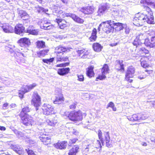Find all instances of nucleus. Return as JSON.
<instances>
[{
    "label": "nucleus",
    "mask_w": 155,
    "mask_h": 155,
    "mask_svg": "<svg viewBox=\"0 0 155 155\" xmlns=\"http://www.w3.org/2000/svg\"><path fill=\"white\" fill-rule=\"evenodd\" d=\"M145 2L148 5H150L152 2V0H144Z\"/></svg>",
    "instance_id": "61"
},
{
    "label": "nucleus",
    "mask_w": 155,
    "mask_h": 155,
    "mask_svg": "<svg viewBox=\"0 0 155 155\" xmlns=\"http://www.w3.org/2000/svg\"><path fill=\"white\" fill-rule=\"evenodd\" d=\"M35 8V11L38 12V13L45 12L46 13V12L48 11V9H45L44 8L38 5L36 6Z\"/></svg>",
    "instance_id": "36"
},
{
    "label": "nucleus",
    "mask_w": 155,
    "mask_h": 155,
    "mask_svg": "<svg viewBox=\"0 0 155 155\" xmlns=\"http://www.w3.org/2000/svg\"><path fill=\"white\" fill-rule=\"evenodd\" d=\"M30 111V109L27 106L23 108L20 114H22L24 115H25V114H27V113Z\"/></svg>",
    "instance_id": "44"
},
{
    "label": "nucleus",
    "mask_w": 155,
    "mask_h": 155,
    "mask_svg": "<svg viewBox=\"0 0 155 155\" xmlns=\"http://www.w3.org/2000/svg\"><path fill=\"white\" fill-rule=\"evenodd\" d=\"M49 24H50V23L46 20H42L41 22V28L45 29V27L48 26Z\"/></svg>",
    "instance_id": "38"
},
{
    "label": "nucleus",
    "mask_w": 155,
    "mask_h": 155,
    "mask_svg": "<svg viewBox=\"0 0 155 155\" xmlns=\"http://www.w3.org/2000/svg\"><path fill=\"white\" fill-rule=\"evenodd\" d=\"M76 104L74 103H73L71 104L69 106L70 109H75L76 108Z\"/></svg>",
    "instance_id": "59"
},
{
    "label": "nucleus",
    "mask_w": 155,
    "mask_h": 155,
    "mask_svg": "<svg viewBox=\"0 0 155 155\" xmlns=\"http://www.w3.org/2000/svg\"><path fill=\"white\" fill-rule=\"evenodd\" d=\"M41 136L39 137V139L43 142L45 145H48L50 143L51 138L46 134H41Z\"/></svg>",
    "instance_id": "13"
},
{
    "label": "nucleus",
    "mask_w": 155,
    "mask_h": 155,
    "mask_svg": "<svg viewBox=\"0 0 155 155\" xmlns=\"http://www.w3.org/2000/svg\"><path fill=\"white\" fill-rule=\"evenodd\" d=\"M46 122L49 125L52 126H54L57 122V121L54 120H46Z\"/></svg>",
    "instance_id": "41"
},
{
    "label": "nucleus",
    "mask_w": 155,
    "mask_h": 155,
    "mask_svg": "<svg viewBox=\"0 0 155 155\" xmlns=\"http://www.w3.org/2000/svg\"><path fill=\"white\" fill-rule=\"evenodd\" d=\"M5 80L4 83L7 86L12 85V83L13 82V81L12 80L9 79L7 80Z\"/></svg>",
    "instance_id": "48"
},
{
    "label": "nucleus",
    "mask_w": 155,
    "mask_h": 155,
    "mask_svg": "<svg viewBox=\"0 0 155 155\" xmlns=\"http://www.w3.org/2000/svg\"><path fill=\"white\" fill-rule=\"evenodd\" d=\"M93 48L95 51L99 52L101 50L102 47L98 43H95L93 44Z\"/></svg>",
    "instance_id": "32"
},
{
    "label": "nucleus",
    "mask_w": 155,
    "mask_h": 155,
    "mask_svg": "<svg viewBox=\"0 0 155 155\" xmlns=\"http://www.w3.org/2000/svg\"><path fill=\"white\" fill-rule=\"evenodd\" d=\"M119 13L117 11H113L112 12V14L114 15L117 16L118 15Z\"/></svg>",
    "instance_id": "64"
},
{
    "label": "nucleus",
    "mask_w": 155,
    "mask_h": 155,
    "mask_svg": "<svg viewBox=\"0 0 155 155\" xmlns=\"http://www.w3.org/2000/svg\"><path fill=\"white\" fill-rule=\"evenodd\" d=\"M143 43L147 46H149L150 47H153V45H151L150 41L149 38L145 39Z\"/></svg>",
    "instance_id": "45"
},
{
    "label": "nucleus",
    "mask_w": 155,
    "mask_h": 155,
    "mask_svg": "<svg viewBox=\"0 0 155 155\" xmlns=\"http://www.w3.org/2000/svg\"><path fill=\"white\" fill-rule=\"evenodd\" d=\"M31 101V103L35 107L36 111L38 110L41 104V97L36 92L34 93Z\"/></svg>",
    "instance_id": "6"
},
{
    "label": "nucleus",
    "mask_w": 155,
    "mask_h": 155,
    "mask_svg": "<svg viewBox=\"0 0 155 155\" xmlns=\"http://www.w3.org/2000/svg\"><path fill=\"white\" fill-rule=\"evenodd\" d=\"M53 13L54 15H59L60 18H64L65 16L68 17V14H65L62 11H60L58 8H55L53 10Z\"/></svg>",
    "instance_id": "17"
},
{
    "label": "nucleus",
    "mask_w": 155,
    "mask_h": 155,
    "mask_svg": "<svg viewBox=\"0 0 155 155\" xmlns=\"http://www.w3.org/2000/svg\"><path fill=\"white\" fill-rule=\"evenodd\" d=\"M108 6L107 5V4H103V5H102L100 7L98 12L100 15H101L100 14H103L104 12L107 9Z\"/></svg>",
    "instance_id": "30"
},
{
    "label": "nucleus",
    "mask_w": 155,
    "mask_h": 155,
    "mask_svg": "<svg viewBox=\"0 0 155 155\" xmlns=\"http://www.w3.org/2000/svg\"><path fill=\"white\" fill-rule=\"evenodd\" d=\"M86 74L87 76L91 78L94 76V72L93 70V68L91 67L87 68V70Z\"/></svg>",
    "instance_id": "37"
},
{
    "label": "nucleus",
    "mask_w": 155,
    "mask_h": 155,
    "mask_svg": "<svg viewBox=\"0 0 155 155\" xmlns=\"http://www.w3.org/2000/svg\"><path fill=\"white\" fill-rule=\"evenodd\" d=\"M45 30H50L53 28V26L50 24H49L48 26L45 27Z\"/></svg>",
    "instance_id": "57"
},
{
    "label": "nucleus",
    "mask_w": 155,
    "mask_h": 155,
    "mask_svg": "<svg viewBox=\"0 0 155 155\" xmlns=\"http://www.w3.org/2000/svg\"><path fill=\"white\" fill-rule=\"evenodd\" d=\"M16 132H17V136H18V137H20L22 136V132H21L18 131L17 130H16Z\"/></svg>",
    "instance_id": "63"
},
{
    "label": "nucleus",
    "mask_w": 155,
    "mask_h": 155,
    "mask_svg": "<svg viewBox=\"0 0 155 155\" xmlns=\"http://www.w3.org/2000/svg\"><path fill=\"white\" fill-rule=\"evenodd\" d=\"M79 148L78 146H74L69 151L68 155H76V153L78 151Z\"/></svg>",
    "instance_id": "28"
},
{
    "label": "nucleus",
    "mask_w": 155,
    "mask_h": 155,
    "mask_svg": "<svg viewBox=\"0 0 155 155\" xmlns=\"http://www.w3.org/2000/svg\"><path fill=\"white\" fill-rule=\"evenodd\" d=\"M25 31V28L22 24H18L15 26L14 31L15 33L21 35Z\"/></svg>",
    "instance_id": "16"
},
{
    "label": "nucleus",
    "mask_w": 155,
    "mask_h": 155,
    "mask_svg": "<svg viewBox=\"0 0 155 155\" xmlns=\"http://www.w3.org/2000/svg\"><path fill=\"white\" fill-rule=\"evenodd\" d=\"M70 69L69 68H62L58 69V74L60 75H64L68 74Z\"/></svg>",
    "instance_id": "26"
},
{
    "label": "nucleus",
    "mask_w": 155,
    "mask_h": 155,
    "mask_svg": "<svg viewBox=\"0 0 155 155\" xmlns=\"http://www.w3.org/2000/svg\"><path fill=\"white\" fill-rule=\"evenodd\" d=\"M142 42L139 40L138 39L136 38L134 42H133V45L135 46L136 47H138V46L142 44Z\"/></svg>",
    "instance_id": "40"
},
{
    "label": "nucleus",
    "mask_w": 155,
    "mask_h": 155,
    "mask_svg": "<svg viewBox=\"0 0 155 155\" xmlns=\"http://www.w3.org/2000/svg\"><path fill=\"white\" fill-rule=\"evenodd\" d=\"M106 142V146L108 147H112V140H110L109 133V132H105L104 133Z\"/></svg>",
    "instance_id": "12"
},
{
    "label": "nucleus",
    "mask_w": 155,
    "mask_h": 155,
    "mask_svg": "<svg viewBox=\"0 0 155 155\" xmlns=\"http://www.w3.org/2000/svg\"><path fill=\"white\" fill-rule=\"evenodd\" d=\"M77 52L79 56L83 58H87L89 53L87 50L84 49L78 50L77 51Z\"/></svg>",
    "instance_id": "20"
},
{
    "label": "nucleus",
    "mask_w": 155,
    "mask_h": 155,
    "mask_svg": "<svg viewBox=\"0 0 155 155\" xmlns=\"http://www.w3.org/2000/svg\"><path fill=\"white\" fill-rule=\"evenodd\" d=\"M36 47L38 48H44L45 47V43L43 41H38L36 42Z\"/></svg>",
    "instance_id": "35"
},
{
    "label": "nucleus",
    "mask_w": 155,
    "mask_h": 155,
    "mask_svg": "<svg viewBox=\"0 0 155 155\" xmlns=\"http://www.w3.org/2000/svg\"><path fill=\"white\" fill-rule=\"evenodd\" d=\"M67 142L66 141H64L61 142H58L54 144V147L60 149H65L67 147Z\"/></svg>",
    "instance_id": "18"
},
{
    "label": "nucleus",
    "mask_w": 155,
    "mask_h": 155,
    "mask_svg": "<svg viewBox=\"0 0 155 155\" xmlns=\"http://www.w3.org/2000/svg\"><path fill=\"white\" fill-rule=\"evenodd\" d=\"M114 106V104L113 102H110L107 104L106 108L108 109L109 107L112 108Z\"/></svg>",
    "instance_id": "54"
},
{
    "label": "nucleus",
    "mask_w": 155,
    "mask_h": 155,
    "mask_svg": "<svg viewBox=\"0 0 155 155\" xmlns=\"http://www.w3.org/2000/svg\"><path fill=\"white\" fill-rule=\"evenodd\" d=\"M123 61L122 60H117L116 61V62L117 64H118L119 65H120V68H117V65H116V68L117 71H124V67L123 64Z\"/></svg>",
    "instance_id": "34"
},
{
    "label": "nucleus",
    "mask_w": 155,
    "mask_h": 155,
    "mask_svg": "<svg viewBox=\"0 0 155 155\" xmlns=\"http://www.w3.org/2000/svg\"><path fill=\"white\" fill-rule=\"evenodd\" d=\"M148 117V116L145 113H140L127 116V118L130 121H134L144 120Z\"/></svg>",
    "instance_id": "4"
},
{
    "label": "nucleus",
    "mask_w": 155,
    "mask_h": 155,
    "mask_svg": "<svg viewBox=\"0 0 155 155\" xmlns=\"http://www.w3.org/2000/svg\"><path fill=\"white\" fill-rule=\"evenodd\" d=\"M15 58L16 59L18 62H24L25 58L26 57V55L21 52H17L14 54Z\"/></svg>",
    "instance_id": "11"
},
{
    "label": "nucleus",
    "mask_w": 155,
    "mask_h": 155,
    "mask_svg": "<svg viewBox=\"0 0 155 155\" xmlns=\"http://www.w3.org/2000/svg\"><path fill=\"white\" fill-rule=\"evenodd\" d=\"M140 62L141 65L142 67L143 68L148 67L149 65L145 61H144L142 59H141Z\"/></svg>",
    "instance_id": "50"
},
{
    "label": "nucleus",
    "mask_w": 155,
    "mask_h": 155,
    "mask_svg": "<svg viewBox=\"0 0 155 155\" xmlns=\"http://www.w3.org/2000/svg\"><path fill=\"white\" fill-rule=\"evenodd\" d=\"M18 43L19 45L21 47L27 48L31 44L30 39L27 38H20L18 41Z\"/></svg>",
    "instance_id": "8"
},
{
    "label": "nucleus",
    "mask_w": 155,
    "mask_h": 155,
    "mask_svg": "<svg viewBox=\"0 0 155 155\" xmlns=\"http://www.w3.org/2000/svg\"><path fill=\"white\" fill-rule=\"evenodd\" d=\"M69 64V62H66L64 63H62L56 65L57 67H64L68 66Z\"/></svg>",
    "instance_id": "52"
},
{
    "label": "nucleus",
    "mask_w": 155,
    "mask_h": 155,
    "mask_svg": "<svg viewBox=\"0 0 155 155\" xmlns=\"http://www.w3.org/2000/svg\"><path fill=\"white\" fill-rule=\"evenodd\" d=\"M121 23H114V21L111 22V20L103 22V30L107 34L113 32L114 29L117 30H121L123 28Z\"/></svg>",
    "instance_id": "2"
},
{
    "label": "nucleus",
    "mask_w": 155,
    "mask_h": 155,
    "mask_svg": "<svg viewBox=\"0 0 155 155\" xmlns=\"http://www.w3.org/2000/svg\"><path fill=\"white\" fill-rule=\"evenodd\" d=\"M18 15L23 20L28 19L29 15L25 11L22 10H19L18 11Z\"/></svg>",
    "instance_id": "27"
},
{
    "label": "nucleus",
    "mask_w": 155,
    "mask_h": 155,
    "mask_svg": "<svg viewBox=\"0 0 155 155\" xmlns=\"http://www.w3.org/2000/svg\"><path fill=\"white\" fill-rule=\"evenodd\" d=\"M69 51V48L59 46L55 48V53L58 54H57L60 55L61 54H63L64 52Z\"/></svg>",
    "instance_id": "15"
},
{
    "label": "nucleus",
    "mask_w": 155,
    "mask_h": 155,
    "mask_svg": "<svg viewBox=\"0 0 155 155\" xmlns=\"http://www.w3.org/2000/svg\"><path fill=\"white\" fill-rule=\"evenodd\" d=\"M26 32L29 33V34L33 35H36L38 33L37 31L35 29L31 30L29 28L27 30Z\"/></svg>",
    "instance_id": "46"
},
{
    "label": "nucleus",
    "mask_w": 155,
    "mask_h": 155,
    "mask_svg": "<svg viewBox=\"0 0 155 155\" xmlns=\"http://www.w3.org/2000/svg\"><path fill=\"white\" fill-rule=\"evenodd\" d=\"M56 21L57 22L58 24V25H59V24L60 23H61L62 22H63V20H65L64 19H63L61 18H59V19H57L56 18Z\"/></svg>",
    "instance_id": "60"
},
{
    "label": "nucleus",
    "mask_w": 155,
    "mask_h": 155,
    "mask_svg": "<svg viewBox=\"0 0 155 155\" xmlns=\"http://www.w3.org/2000/svg\"><path fill=\"white\" fill-rule=\"evenodd\" d=\"M135 72V69L132 66L128 67L127 69L125 77L127 78H132L134 76V74Z\"/></svg>",
    "instance_id": "14"
},
{
    "label": "nucleus",
    "mask_w": 155,
    "mask_h": 155,
    "mask_svg": "<svg viewBox=\"0 0 155 155\" xmlns=\"http://www.w3.org/2000/svg\"><path fill=\"white\" fill-rule=\"evenodd\" d=\"M98 136L99 139H100L102 144V145L103 146L104 144V141L102 138V133L101 131L100 130H99L98 131Z\"/></svg>",
    "instance_id": "39"
},
{
    "label": "nucleus",
    "mask_w": 155,
    "mask_h": 155,
    "mask_svg": "<svg viewBox=\"0 0 155 155\" xmlns=\"http://www.w3.org/2000/svg\"><path fill=\"white\" fill-rule=\"evenodd\" d=\"M57 62L58 61H68V57L67 56H64V55L57 54Z\"/></svg>",
    "instance_id": "31"
},
{
    "label": "nucleus",
    "mask_w": 155,
    "mask_h": 155,
    "mask_svg": "<svg viewBox=\"0 0 155 155\" xmlns=\"http://www.w3.org/2000/svg\"><path fill=\"white\" fill-rule=\"evenodd\" d=\"M122 24V25L123 26V28L121 29H123L124 28L125 30V33L127 34H128L130 32V29L127 26V25H125Z\"/></svg>",
    "instance_id": "49"
},
{
    "label": "nucleus",
    "mask_w": 155,
    "mask_h": 155,
    "mask_svg": "<svg viewBox=\"0 0 155 155\" xmlns=\"http://www.w3.org/2000/svg\"><path fill=\"white\" fill-rule=\"evenodd\" d=\"M37 86V84L35 83H34L29 85L24 86L22 88L21 90L19 92V97L21 98H23L24 94L25 93L30 91Z\"/></svg>",
    "instance_id": "7"
},
{
    "label": "nucleus",
    "mask_w": 155,
    "mask_h": 155,
    "mask_svg": "<svg viewBox=\"0 0 155 155\" xmlns=\"http://www.w3.org/2000/svg\"><path fill=\"white\" fill-rule=\"evenodd\" d=\"M78 140L77 138H74L72 139H70L69 142V143L70 145L71 144L75 143Z\"/></svg>",
    "instance_id": "53"
},
{
    "label": "nucleus",
    "mask_w": 155,
    "mask_h": 155,
    "mask_svg": "<svg viewBox=\"0 0 155 155\" xmlns=\"http://www.w3.org/2000/svg\"><path fill=\"white\" fill-rule=\"evenodd\" d=\"M97 30L94 28L92 30L91 36L89 38V40L91 41H95L97 38Z\"/></svg>",
    "instance_id": "29"
},
{
    "label": "nucleus",
    "mask_w": 155,
    "mask_h": 155,
    "mask_svg": "<svg viewBox=\"0 0 155 155\" xmlns=\"http://www.w3.org/2000/svg\"><path fill=\"white\" fill-rule=\"evenodd\" d=\"M140 51L142 54L144 53L147 54H148L149 53V51L144 48H140Z\"/></svg>",
    "instance_id": "51"
},
{
    "label": "nucleus",
    "mask_w": 155,
    "mask_h": 155,
    "mask_svg": "<svg viewBox=\"0 0 155 155\" xmlns=\"http://www.w3.org/2000/svg\"><path fill=\"white\" fill-rule=\"evenodd\" d=\"M42 109L44 114L48 115L52 114L53 108L51 105L45 104L42 106Z\"/></svg>",
    "instance_id": "10"
},
{
    "label": "nucleus",
    "mask_w": 155,
    "mask_h": 155,
    "mask_svg": "<svg viewBox=\"0 0 155 155\" xmlns=\"http://www.w3.org/2000/svg\"><path fill=\"white\" fill-rule=\"evenodd\" d=\"M3 31L6 33H11L14 32V29L13 27L8 24H5L2 27Z\"/></svg>",
    "instance_id": "19"
},
{
    "label": "nucleus",
    "mask_w": 155,
    "mask_h": 155,
    "mask_svg": "<svg viewBox=\"0 0 155 155\" xmlns=\"http://www.w3.org/2000/svg\"><path fill=\"white\" fill-rule=\"evenodd\" d=\"M109 70L108 66L107 64H105L101 70L102 75H99L97 78V79L102 80L106 78L105 75L109 73Z\"/></svg>",
    "instance_id": "9"
},
{
    "label": "nucleus",
    "mask_w": 155,
    "mask_h": 155,
    "mask_svg": "<svg viewBox=\"0 0 155 155\" xmlns=\"http://www.w3.org/2000/svg\"><path fill=\"white\" fill-rule=\"evenodd\" d=\"M68 16L71 17L74 21L77 23L82 24L84 21L83 19L74 14H68Z\"/></svg>",
    "instance_id": "23"
},
{
    "label": "nucleus",
    "mask_w": 155,
    "mask_h": 155,
    "mask_svg": "<svg viewBox=\"0 0 155 155\" xmlns=\"http://www.w3.org/2000/svg\"><path fill=\"white\" fill-rule=\"evenodd\" d=\"M19 116L21 118L22 123L25 126L32 125L35 123L34 121L32 120V117L28 114H25L24 115L21 113L20 114Z\"/></svg>",
    "instance_id": "5"
},
{
    "label": "nucleus",
    "mask_w": 155,
    "mask_h": 155,
    "mask_svg": "<svg viewBox=\"0 0 155 155\" xmlns=\"http://www.w3.org/2000/svg\"><path fill=\"white\" fill-rule=\"evenodd\" d=\"M78 80L79 81H82L84 80V78L83 75H78Z\"/></svg>",
    "instance_id": "55"
},
{
    "label": "nucleus",
    "mask_w": 155,
    "mask_h": 155,
    "mask_svg": "<svg viewBox=\"0 0 155 155\" xmlns=\"http://www.w3.org/2000/svg\"><path fill=\"white\" fill-rule=\"evenodd\" d=\"M28 155H36L33 151L31 150H29L27 151Z\"/></svg>",
    "instance_id": "58"
},
{
    "label": "nucleus",
    "mask_w": 155,
    "mask_h": 155,
    "mask_svg": "<svg viewBox=\"0 0 155 155\" xmlns=\"http://www.w3.org/2000/svg\"><path fill=\"white\" fill-rule=\"evenodd\" d=\"M97 148H101L102 147V145H101V143L99 140H97Z\"/></svg>",
    "instance_id": "62"
},
{
    "label": "nucleus",
    "mask_w": 155,
    "mask_h": 155,
    "mask_svg": "<svg viewBox=\"0 0 155 155\" xmlns=\"http://www.w3.org/2000/svg\"><path fill=\"white\" fill-rule=\"evenodd\" d=\"M13 150L19 155L23 154L24 150L22 147L18 145H15L13 146Z\"/></svg>",
    "instance_id": "21"
},
{
    "label": "nucleus",
    "mask_w": 155,
    "mask_h": 155,
    "mask_svg": "<svg viewBox=\"0 0 155 155\" xmlns=\"http://www.w3.org/2000/svg\"><path fill=\"white\" fill-rule=\"evenodd\" d=\"M144 9L145 11L143 13L137 14L133 19V23L136 26H141L145 22L150 24H154L153 16L150 8L148 6H145Z\"/></svg>",
    "instance_id": "1"
},
{
    "label": "nucleus",
    "mask_w": 155,
    "mask_h": 155,
    "mask_svg": "<svg viewBox=\"0 0 155 155\" xmlns=\"http://www.w3.org/2000/svg\"><path fill=\"white\" fill-rule=\"evenodd\" d=\"M136 39H138L140 41H142L143 43L144 40L145 39V37L143 34L140 33L139 34L137 37Z\"/></svg>",
    "instance_id": "42"
},
{
    "label": "nucleus",
    "mask_w": 155,
    "mask_h": 155,
    "mask_svg": "<svg viewBox=\"0 0 155 155\" xmlns=\"http://www.w3.org/2000/svg\"><path fill=\"white\" fill-rule=\"evenodd\" d=\"M72 132L73 134L75 135H78L79 133L78 131L76 129H72Z\"/></svg>",
    "instance_id": "56"
},
{
    "label": "nucleus",
    "mask_w": 155,
    "mask_h": 155,
    "mask_svg": "<svg viewBox=\"0 0 155 155\" xmlns=\"http://www.w3.org/2000/svg\"><path fill=\"white\" fill-rule=\"evenodd\" d=\"M81 10L85 14H90L93 13L94 10L92 6H89L83 8L81 9Z\"/></svg>",
    "instance_id": "24"
},
{
    "label": "nucleus",
    "mask_w": 155,
    "mask_h": 155,
    "mask_svg": "<svg viewBox=\"0 0 155 155\" xmlns=\"http://www.w3.org/2000/svg\"><path fill=\"white\" fill-rule=\"evenodd\" d=\"M49 51V50L48 49L40 51L37 52V56L39 58L43 57L48 54Z\"/></svg>",
    "instance_id": "33"
},
{
    "label": "nucleus",
    "mask_w": 155,
    "mask_h": 155,
    "mask_svg": "<svg viewBox=\"0 0 155 155\" xmlns=\"http://www.w3.org/2000/svg\"><path fill=\"white\" fill-rule=\"evenodd\" d=\"M61 23H60L58 25L61 29H63L67 26V22L65 20H63Z\"/></svg>",
    "instance_id": "47"
},
{
    "label": "nucleus",
    "mask_w": 155,
    "mask_h": 155,
    "mask_svg": "<svg viewBox=\"0 0 155 155\" xmlns=\"http://www.w3.org/2000/svg\"><path fill=\"white\" fill-rule=\"evenodd\" d=\"M68 117L70 120L76 123L82 120V114L80 110L75 112L72 111L70 113Z\"/></svg>",
    "instance_id": "3"
},
{
    "label": "nucleus",
    "mask_w": 155,
    "mask_h": 155,
    "mask_svg": "<svg viewBox=\"0 0 155 155\" xmlns=\"http://www.w3.org/2000/svg\"><path fill=\"white\" fill-rule=\"evenodd\" d=\"M64 101V97L62 94H60L56 96V98L54 103L55 104H61Z\"/></svg>",
    "instance_id": "25"
},
{
    "label": "nucleus",
    "mask_w": 155,
    "mask_h": 155,
    "mask_svg": "<svg viewBox=\"0 0 155 155\" xmlns=\"http://www.w3.org/2000/svg\"><path fill=\"white\" fill-rule=\"evenodd\" d=\"M54 60V58H53L50 59H43L42 60V61L45 63H46L49 64H50L51 63L53 62Z\"/></svg>",
    "instance_id": "43"
},
{
    "label": "nucleus",
    "mask_w": 155,
    "mask_h": 155,
    "mask_svg": "<svg viewBox=\"0 0 155 155\" xmlns=\"http://www.w3.org/2000/svg\"><path fill=\"white\" fill-rule=\"evenodd\" d=\"M147 33L149 35V38L150 39V41L153 47L155 46V32L153 31H148Z\"/></svg>",
    "instance_id": "22"
}]
</instances>
